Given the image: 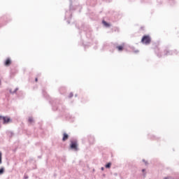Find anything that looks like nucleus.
I'll return each instance as SVG.
<instances>
[{
	"instance_id": "nucleus-17",
	"label": "nucleus",
	"mask_w": 179,
	"mask_h": 179,
	"mask_svg": "<svg viewBox=\"0 0 179 179\" xmlns=\"http://www.w3.org/2000/svg\"><path fill=\"white\" fill-rule=\"evenodd\" d=\"M17 90H19V87H16L14 91H12V90H9V93L10 94H17Z\"/></svg>"
},
{
	"instance_id": "nucleus-38",
	"label": "nucleus",
	"mask_w": 179,
	"mask_h": 179,
	"mask_svg": "<svg viewBox=\"0 0 179 179\" xmlns=\"http://www.w3.org/2000/svg\"><path fill=\"white\" fill-rule=\"evenodd\" d=\"M143 176H144V177H146V173H144V174H143Z\"/></svg>"
},
{
	"instance_id": "nucleus-19",
	"label": "nucleus",
	"mask_w": 179,
	"mask_h": 179,
	"mask_svg": "<svg viewBox=\"0 0 179 179\" xmlns=\"http://www.w3.org/2000/svg\"><path fill=\"white\" fill-rule=\"evenodd\" d=\"M28 122H29V124H34V119H33L32 117H29L28 118Z\"/></svg>"
},
{
	"instance_id": "nucleus-31",
	"label": "nucleus",
	"mask_w": 179,
	"mask_h": 179,
	"mask_svg": "<svg viewBox=\"0 0 179 179\" xmlns=\"http://www.w3.org/2000/svg\"><path fill=\"white\" fill-rule=\"evenodd\" d=\"M101 171H104V167L102 166V167L101 168Z\"/></svg>"
},
{
	"instance_id": "nucleus-26",
	"label": "nucleus",
	"mask_w": 179,
	"mask_h": 179,
	"mask_svg": "<svg viewBox=\"0 0 179 179\" xmlns=\"http://www.w3.org/2000/svg\"><path fill=\"white\" fill-rule=\"evenodd\" d=\"M8 135H9V137H10V138H12V136H13V135H15V134H13V131H10V132L8 133Z\"/></svg>"
},
{
	"instance_id": "nucleus-37",
	"label": "nucleus",
	"mask_w": 179,
	"mask_h": 179,
	"mask_svg": "<svg viewBox=\"0 0 179 179\" xmlns=\"http://www.w3.org/2000/svg\"><path fill=\"white\" fill-rule=\"evenodd\" d=\"M20 93H21V94H23V92L22 91H20Z\"/></svg>"
},
{
	"instance_id": "nucleus-4",
	"label": "nucleus",
	"mask_w": 179,
	"mask_h": 179,
	"mask_svg": "<svg viewBox=\"0 0 179 179\" xmlns=\"http://www.w3.org/2000/svg\"><path fill=\"white\" fill-rule=\"evenodd\" d=\"M12 20V18H10V16L7 15H3L2 17H0V29L1 27H3V26H6L9 22Z\"/></svg>"
},
{
	"instance_id": "nucleus-42",
	"label": "nucleus",
	"mask_w": 179,
	"mask_h": 179,
	"mask_svg": "<svg viewBox=\"0 0 179 179\" xmlns=\"http://www.w3.org/2000/svg\"><path fill=\"white\" fill-rule=\"evenodd\" d=\"M1 80H0V85H1Z\"/></svg>"
},
{
	"instance_id": "nucleus-18",
	"label": "nucleus",
	"mask_w": 179,
	"mask_h": 179,
	"mask_svg": "<svg viewBox=\"0 0 179 179\" xmlns=\"http://www.w3.org/2000/svg\"><path fill=\"white\" fill-rule=\"evenodd\" d=\"M129 48H130V50L134 51V52H135V54H138V52H139V50H135V47H134V46H129Z\"/></svg>"
},
{
	"instance_id": "nucleus-36",
	"label": "nucleus",
	"mask_w": 179,
	"mask_h": 179,
	"mask_svg": "<svg viewBox=\"0 0 179 179\" xmlns=\"http://www.w3.org/2000/svg\"><path fill=\"white\" fill-rule=\"evenodd\" d=\"M98 43H99V42H98L97 41H95V44H98Z\"/></svg>"
},
{
	"instance_id": "nucleus-9",
	"label": "nucleus",
	"mask_w": 179,
	"mask_h": 179,
	"mask_svg": "<svg viewBox=\"0 0 179 179\" xmlns=\"http://www.w3.org/2000/svg\"><path fill=\"white\" fill-rule=\"evenodd\" d=\"M59 92L60 94H63V96H66V87H61L60 88H59Z\"/></svg>"
},
{
	"instance_id": "nucleus-24",
	"label": "nucleus",
	"mask_w": 179,
	"mask_h": 179,
	"mask_svg": "<svg viewBox=\"0 0 179 179\" xmlns=\"http://www.w3.org/2000/svg\"><path fill=\"white\" fill-rule=\"evenodd\" d=\"M169 3L171 5H174V3H176V0H169Z\"/></svg>"
},
{
	"instance_id": "nucleus-34",
	"label": "nucleus",
	"mask_w": 179,
	"mask_h": 179,
	"mask_svg": "<svg viewBox=\"0 0 179 179\" xmlns=\"http://www.w3.org/2000/svg\"><path fill=\"white\" fill-rule=\"evenodd\" d=\"M74 97H78V94H75Z\"/></svg>"
},
{
	"instance_id": "nucleus-5",
	"label": "nucleus",
	"mask_w": 179,
	"mask_h": 179,
	"mask_svg": "<svg viewBox=\"0 0 179 179\" xmlns=\"http://www.w3.org/2000/svg\"><path fill=\"white\" fill-rule=\"evenodd\" d=\"M150 41H152V38L149 35H144L141 38L142 44H145V45H148V44H150Z\"/></svg>"
},
{
	"instance_id": "nucleus-20",
	"label": "nucleus",
	"mask_w": 179,
	"mask_h": 179,
	"mask_svg": "<svg viewBox=\"0 0 179 179\" xmlns=\"http://www.w3.org/2000/svg\"><path fill=\"white\" fill-rule=\"evenodd\" d=\"M116 48L118 50V51H122V50H124V45L116 46Z\"/></svg>"
},
{
	"instance_id": "nucleus-10",
	"label": "nucleus",
	"mask_w": 179,
	"mask_h": 179,
	"mask_svg": "<svg viewBox=\"0 0 179 179\" xmlns=\"http://www.w3.org/2000/svg\"><path fill=\"white\" fill-rule=\"evenodd\" d=\"M155 52L158 58H162V57H163V55H162V52H160V49L159 48V47H156L155 48Z\"/></svg>"
},
{
	"instance_id": "nucleus-3",
	"label": "nucleus",
	"mask_w": 179,
	"mask_h": 179,
	"mask_svg": "<svg viewBox=\"0 0 179 179\" xmlns=\"http://www.w3.org/2000/svg\"><path fill=\"white\" fill-rule=\"evenodd\" d=\"M70 1V5H69V10L66 11L64 20H66V23L69 24L71 23V19H72V12L71 10H75V8L73 7V4L76 2V0H69Z\"/></svg>"
},
{
	"instance_id": "nucleus-6",
	"label": "nucleus",
	"mask_w": 179,
	"mask_h": 179,
	"mask_svg": "<svg viewBox=\"0 0 179 179\" xmlns=\"http://www.w3.org/2000/svg\"><path fill=\"white\" fill-rule=\"evenodd\" d=\"M164 55L165 57H167L169 55H177V50H171L169 49V48H166V49L164 50Z\"/></svg>"
},
{
	"instance_id": "nucleus-22",
	"label": "nucleus",
	"mask_w": 179,
	"mask_h": 179,
	"mask_svg": "<svg viewBox=\"0 0 179 179\" xmlns=\"http://www.w3.org/2000/svg\"><path fill=\"white\" fill-rule=\"evenodd\" d=\"M3 173H5V168L4 167H1L0 169V176H2V174H3Z\"/></svg>"
},
{
	"instance_id": "nucleus-32",
	"label": "nucleus",
	"mask_w": 179,
	"mask_h": 179,
	"mask_svg": "<svg viewBox=\"0 0 179 179\" xmlns=\"http://www.w3.org/2000/svg\"><path fill=\"white\" fill-rule=\"evenodd\" d=\"M94 50H97V45L94 47Z\"/></svg>"
},
{
	"instance_id": "nucleus-8",
	"label": "nucleus",
	"mask_w": 179,
	"mask_h": 179,
	"mask_svg": "<svg viewBox=\"0 0 179 179\" xmlns=\"http://www.w3.org/2000/svg\"><path fill=\"white\" fill-rule=\"evenodd\" d=\"M0 121H2L3 125H6V124H9V122H12V119L8 116H2L0 115Z\"/></svg>"
},
{
	"instance_id": "nucleus-25",
	"label": "nucleus",
	"mask_w": 179,
	"mask_h": 179,
	"mask_svg": "<svg viewBox=\"0 0 179 179\" xmlns=\"http://www.w3.org/2000/svg\"><path fill=\"white\" fill-rule=\"evenodd\" d=\"M0 164H2V152L0 151Z\"/></svg>"
},
{
	"instance_id": "nucleus-21",
	"label": "nucleus",
	"mask_w": 179,
	"mask_h": 179,
	"mask_svg": "<svg viewBox=\"0 0 179 179\" xmlns=\"http://www.w3.org/2000/svg\"><path fill=\"white\" fill-rule=\"evenodd\" d=\"M105 168L106 169H111V162H108L107 164H106Z\"/></svg>"
},
{
	"instance_id": "nucleus-14",
	"label": "nucleus",
	"mask_w": 179,
	"mask_h": 179,
	"mask_svg": "<svg viewBox=\"0 0 179 179\" xmlns=\"http://www.w3.org/2000/svg\"><path fill=\"white\" fill-rule=\"evenodd\" d=\"M94 136H88V141L90 142V145H93V143H94Z\"/></svg>"
},
{
	"instance_id": "nucleus-27",
	"label": "nucleus",
	"mask_w": 179,
	"mask_h": 179,
	"mask_svg": "<svg viewBox=\"0 0 179 179\" xmlns=\"http://www.w3.org/2000/svg\"><path fill=\"white\" fill-rule=\"evenodd\" d=\"M24 179H29V176H27L26 173H24Z\"/></svg>"
},
{
	"instance_id": "nucleus-13",
	"label": "nucleus",
	"mask_w": 179,
	"mask_h": 179,
	"mask_svg": "<svg viewBox=\"0 0 179 179\" xmlns=\"http://www.w3.org/2000/svg\"><path fill=\"white\" fill-rule=\"evenodd\" d=\"M148 138L149 139H152V141H159V139H160V138L152 134H148Z\"/></svg>"
},
{
	"instance_id": "nucleus-29",
	"label": "nucleus",
	"mask_w": 179,
	"mask_h": 179,
	"mask_svg": "<svg viewBox=\"0 0 179 179\" xmlns=\"http://www.w3.org/2000/svg\"><path fill=\"white\" fill-rule=\"evenodd\" d=\"M146 171V169H142V173H145Z\"/></svg>"
},
{
	"instance_id": "nucleus-16",
	"label": "nucleus",
	"mask_w": 179,
	"mask_h": 179,
	"mask_svg": "<svg viewBox=\"0 0 179 179\" xmlns=\"http://www.w3.org/2000/svg\"><path fill=\"white\" fill-rule=\"evenodd\" d=\"M102 24H103V26L105 27H111V24H110V22H107V21L103 20H102Z\"/></svg>"
},
{
	"instance_id": "nucleus-11",
	"label": "nucleus",
	"mask_w": 179,
	"mask_h": 179,
	"mask_svg": "<svg viewBox=\"0 0 179 179\" xmlns=\"http://www.w3.org/2000/svg\"><path fill=\"white\" fill-rule=\"evenodd\" d=\"M96 3H97V1L96 0H87V5H89L90 6H96Z\"/></svg>"
},
{
	"instance_id": "nucleus-28",
	"label": "nucleus",
	"mask_w": 179,
	"mask_h": 179,
	"mask_svg": "<svg viewBox=\"0 0 179 179\" xmlns=\"http://www.w3.org/2000/svg\"><path fill=\"white\" fill-rule=\"evenodd\" d=\"M143 162L145 164H148V162H146V160L143 159Z\"/></svg>"
},
{
	"instance_id": "nucleus-2",
	"label": "nucleus",
	"mask_w": 179,
	"mask_h": 179,
	"mask_svg": "<svg viewBox=\"0 0 179 179\" xmlns=\"http://www.w3.org/2000/svg\"><path fill=\"white\" fill-rule=\"evenodd\" d=\"M81 30H83V31L79 32L81 39L78 44L79 45H83L84 49L86 50V48H89L92 45L93 30L89 26L85 27V24H82Z\"/></svg>"
},
{
	"instance_id": "nucleus-40",
	"label": "nucleus",
	"mask_w": 179,
	"mask_h": 179,
	"mask_svg": "<svg viewBox=\"0 0 179 179\" xmlns=\"http://www.w3.org/2000/svg\"><path fill=\"white\" fill-rule=\"evenodd\" d=\"M94 15V13H92V16H93Z\"/></svg>"
},
{
	"instance_id": "nucleus-33",
	"label": "nucleus",
	"mask_w": 179,
	"mask_h": 179,
	"mask_svg": "<svg viewBox=\"0 0 179 179\" xmlns=\"http://www.w3.org/2000/svg\"><path fill=\"white\" fill-rule=\"evenodd\" d=\"M164 179H170V177H165Z\"/></svg>"
},
{
	"instance_id": "nucleus-41",
	"label": "nucleus",
	"mask_w": 179,
	"mask_h": 179,
	"mask_svg": "<svg viewBox=\"0 0 179 179\" xmlns=\"http://www.w3.org/2000/svg\"><path fill=\"white\" fill-rule=\"evenodd\" d=\"M114 175H115V176H117V173H115Z\"/></svg>"
},
{
	"instance_id": "nucleus-30",
	"label": "nucleus",
	"mask_w": 179,
	"mask_h": 179,
	"mask_svg": "<svg viewBox=\"0 0 179 179\" xmlns=\"http://www.w3.org/2000/svg\"><path fill=\"white\" fill-rule=\"evenodd\" d=\"M35 82H38V78H35Z\"/></svg>"
},
{
	"instance_id": "nucleus-7",
	"label": "nucleus",
	"mask_w": 179,
	"mask_h": 179,
	"mask_svg": "<svg viewBox=\"0 0 179 179\" xmlns=\"http://www.w3.org/2000/svg\"><path fill=\"white\" fill-rule=\"evenodd\" d=\"M69 148L71 150H75V152H77V150H79V149L78 148V141H76V140L72 141L71 140L70 141Z\"/></svg>"
},
{
	"instance_id": "nucleus-35",
	"label": "nucleus",
	"mask_w": 179,
	"mask_h": 179,
	"mask_svg": "<svg viewBox=\"0 0 179 179\" xmlns=\"http://www.w3.org/2000/svg\"><path fill=\"white\" fill-rule=\"evenodd\" d=\"M38 159H41V155L38 156Z\"/></svg>"
},
{
	"instance_id": "nucleus-39",
	"label": "nucleus",
	"mask_w": 179,
	"mask_h": 179,
	"mask_svg": "<svg viewBox=\"0 0 179 179\" xmlns=\"http://www.w3.org/2000/svg\"><path fill=\"white\" fill-rule=\"evenodd\" d=\"M1 121H0V128H1Z\"/></svg>"
},
{
	"instance_id": "nucleus-15",
	"label": "nucleus",
	"mask_w": 179,
	"mask_h": 179,
	"mask_svg": "<svg viewBox=\"0 0 179 179\" xmlns=\"http://www.w3.org/2000/svg\"><path fill=\"white\" fill-rule=\"evenodd\" d=\"M69 138V135L66 133L63 134V137H62V141L65 142L66 141H68Z\"/></svg>"
},
{
	"instance_id": "nucleus-12",
	"label": "nucleus",
	"mask_w": 179,
	"mask_h": 179,
	"mask_svg": "<svg viewBox=\"0 0 179 179\" xmlns=\"http://www.w3.org/2000/svg\"><path fill=\"white\" fill-rule=\"evenodd\" d=\"M3 65L4 66H10V65H12V60L9 57H8L5 60Z\"/></svg>"
},
{
	"instance_id": "nucleus-1",
	"label": "nucleus",
	"mask_w": 179,
	"mask_h": 179,
	"mask_svg": "<svg viewBox=\"0 0 179 179\" xmlns=\"http://www.w3.org/2000/svg\"><path fill=\"white\" fill-rule=\"evenodd\" d=\"M42 94L45 99L49 100V103L51 104L52 110L53 111H59L61 113L62 117H64L66 120H71V121H73V116L68 113V109H66V107L61 103L59 99H51V98H50V95H48L47 92H45V90H42Z\"/></svg>"
},
{
	"instance_id": "nucleus-23",
	"label": "nucleus",
	"mask_w": 179,
	"mask_h": 179,
	"mask_svg": "<svg viewBox=\"0 0 179 179\" xmlns=\"http://www.w3.org/2000/svg\"><path fill=\"white\" fill-rule=\"evenodd\" d=\"M72 97H73V92H70L69 94V95L67 96L68 99H71Z\"/></svg>"
}]
</instances>
